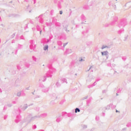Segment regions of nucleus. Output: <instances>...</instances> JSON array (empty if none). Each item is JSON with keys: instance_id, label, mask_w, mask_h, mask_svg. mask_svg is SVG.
<instances>
[{"instance_id": "nucleus-1", "label": "nucleus", "mask_w": 131, "mask_h": 131, "mask_svg": "<svg viewBox=\"0 0 131 131\" xmlns=\"http://www.w3.org/2000/svg\"><path fill=\"white\" fill-rule=\"evenodd\" d=\"M102 56H106L107 54H108V52L105 51L104 52H101Z\"/></svg>"}, {"instance_id": "nucleus-2", "label": "nucleus", "mask_w": 131, "mask_h": 131, "mask_svg": "<svg viewBox=\"0 0 131 131\" xmlns=\"http://www.w3.org/2000/svg\"><path fill=\"white\" fill-rule=\"evenodd\" d=\"M78 112H80V110H79V108H76L75 110V113H77Z\"/></svg>"}, {"instance_id": "nucleus-3", "label": "nucleus", "mask_w": 131, "mask_h": 131, "mask_svg": "<svg viewBox=\"0 0 131 131\" xmlns=\"http://www.w3.org/2000/svg\"><path fill=\"white\" fill-rule=\"evenodd\" d=\"M44 50L45 51H47V50H48V49H49V46H46L44 48Z\"/></svg>"}, {"instance_id": "nucleus-4", "label": "nucleus", "mask_w": 131, "mask_h": 131, "mask_svg": "<svg viewBox=\"0 0 131 131\" xmlns=\"http://www.w3.org/2000/svg\"><path fill=\"white\" fill-rule=\"evenodd\" d=\"M105 48H108V47H107V46H102V49H105Z\"/></svg>"}, {"instance_id": "nucleus-5", "label": "nucleus", "mask_w": 131, "mask_h": 131, "mask_svg": "<svg viewBox=\"0 0 131 131\" xmlns=\"http://www.w3.org/2000/svg\"><path fill=\"white\" fill-rule=\"evenodd\" d=\"M60 15H62V14H63V12L62 11H60Z\"/></svg>"}, {"instance_id": "nucleus-6", "label": "nucleus", "mask_w": 131, "mask_h": 131, "mask_svg": "<svg viewBox=\"0 0 131 131\" xmlns=\"http://www.w3.org/2000/svg\"><path fill=\"white\" fill-rule=\"evenodd\" d=\"M116 112H118V111H116Z\"/></svg>"}]
</instances>
